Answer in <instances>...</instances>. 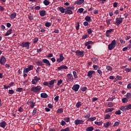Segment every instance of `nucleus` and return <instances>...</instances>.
Listing matches in <instances>:
<instances>
[{"instance_id": "obj_26", "label": "nucleus", "mask_w": 131, "mask_h": 131, "mask_svg": "<svg viewBox=\"0 0 131 131\" xmlns=\"http://www.w3.org/2000/svg\"><path fill=\"white\" fill-rule=\"evenodd\" d=\"M85 21H86L87 22H91V21H92V18H91V17L89 15L86 16V17H85Z\"/></svg>"}, {"instance_id": "obj_20", "label": "nucleus", "mask_w": 131, "mask_h": 131, "mask_svg": "<svg viewBox=\"0 0 131 131\" xmlns=\"http://www.w3.org/2000/svg\"><path fill=\"white\" fill-rule=\"evenodd\" d=\"M12 31H13V29H10L8 30L7 32L4 34V36H9L10 34H12Z\"/></svg>"}, {"instance_id": "obj_40", "label": "nucleus", "mask_w": 131, "mask_h": 131, "mask_svg": "<svg viewBox=\"0 0 131 131\" xmlns=\"http://www.w3.org/2000/svg\"><path fill=\"white\" fill-rule=\"evenodd\" d=\"M51 25H52V23H51L47 21V22H46L45 23V26L46 27H50V26H51Z\"/></svg>"}, {"instance_id": "obj_56", "label": "nucleus", "mask_w": 131, "mask_h": 131, "mask_svg": "<svg viewBox=\"0 0 131 131\" xmlns=\"http://www.w3.org/2000/svg\"><path fill=\"white\" fill-rule=\"evenodd\" d=\"M80 26V25H79V23L78 22L77 23V26L76 27V30H79V27Z\"/></svg>"}, {"instance_id": "obj_8", "label": "nucleus", "mask_w": 131, "mask_h": 131, "mask_svg": "<svg viewBox=\"0 0 131 131\" xmlns=\"http://www.w3.org/2000/svg\"><path fill=\"white\" fill-rule=\"evenodd\" d=\"M34 66L32 65H30L28 67V68H26L24 70V73H28L29 71H31V70H33Z\"/></svg>"}, {"instance_id": "obj_61", "label": "nucleus", "mask_w": 131, "mask_h": 131, "mask_svg": "<svg viewBox=\"0 0 131 131\" xmlns=\"http://www.w3.org/2000/svg\"><path fill=\"white\" fill-rule=\"evenodd\" d=\"M119 40L120 41L121 43H125V41L123 40L121 38H119Z\"/></svg>"}, {"instance_id": "obj_29", "label": "nucleus", "mask_w": 131, "mask_h": 131, "mask_svg": "<svg viewBox=\"0 0 131 131\" xmlns=\"http://www.w3.org/2000/svg\"><path fill=\"white\" fill-rule=\"evenodd\" d=\"M122 103H125L128 102V99L126 97H124L122 99Z\"/></svg>"}, {"instance_id": "obj_35", "label": "nucleus", "mask_w": 131, "mask_h": 131, "mask_svg": "<svg viewBox=\"0 0 131 131\" xmlns=\"http://www.w3.org/2000/svg\"><path fill=\"white\" fill-rule=\"evenodd\" d=\"M97 119V118L96 117H91L88 119V121H94V120H96Z\"/></svg>"}, {"instance_id": "obj_34", "label": "nucleus", "mask_w": 131, "mask_h": 131, "mask_svg": "<svg viewBox=\"0 0 131 131\" xmlns=\"http://www.w3.org/2000/svg\"><path fill=\"white\" fill-rule=\"evenodd\" d=\"M95 124H96V125H98L99 126H100V125H102V124H103V122L102 121H100V122H98V121H95L94 122Z\"/></svg>"}, {"instance_id": "obj_23", "label": "nucleus", "mask_w": 131, "mask_h": 131, "mask_svg": "<svg viewBox=\"0 0 131 131\" xmlns=\"http://www.w3.org/2000/svg\"><path fill=\"white\" fill-rule=\"evenodd\" d=\"M84 2V0H78L75 2V4L77 5H78L79 6H80V5H82Z\"/></svg>"}, {"instance_id": "obj_51", "label": "nucleus", "mask_w": 131, "mask_h": 131, "mask_svg": "<svg viewBox=\"0 0 131 131\" xmlns=\"http://www.w3.org/2000/svg\"><path fill=\"white\" fill-rule=\"evenodd\" d=\"M14 90H9L8 94L9 95H13V94H14Z\"/></svg>"}, {"instance_id": "obj_62", "label": "nucleus", "mask_w": 131, "mask_h": 131, "mask_svg": "<svg viewBox=\"0 0 131 131\" xmlns=\"http://www.w3.org/2000/svg\"><path fill=\"white\" fill-rule=\"evenodd\" d=\"M90 117H91V114H88V115L84 116V118L88 119L89 118H90Z\"/></svg>"}, {"instance_id": "obj_5", "label": "nucleus", "mask_w": 131, "mask_h": 131, "mask_svg": "<svg viewBox=\"0 0 131 131\" xmlns=\"http://www.w3.org/2000/svg\"><path fill=\"white\" fill-rule=\"evenodd\" d=\"M116 45V40H113L112 41L111 43L108 45V49L110 51H112L114 48H115Z\"/></svg>"}, {"instance_id": "obj_25", "label": "nucleus", "mask_w": 131, "mask_h": 131, "mask_svg": "<svg viewBox=\"0 0 131 131\" xmlns=\"http://www.w3.org/2000/svg\"><path fill=\"white\" fill-rule=\"evenodd\" d=\"M16 16H17V13H16V12H13L10 15V18L11 19H15Z\"/></svg>"}, {"instance_id": "obj_15", "label": "nucleus", "mask_w": 131, "mask_h": 131, "mask_svg": "<svg viewBox=\"0 0 131 131\" xmlns=\"http://www.w3.org/2000/svg\"><path fill=\"white\" fill-rule=\"evenodd\" d=\"M93 74H96V72L95 71H89L88 72V76L89 78H92L93 77Z\"/></svg>"}, {"instance_id": "obj_54", "label": "nucleus", "mask_w": 131, "mask_h": 131, "mask_svg": "<svg viewBox=\"0 0 131 131\" xmlns=\"http://www.w3.org/2000/svg\"><path fill=\"white\" fill-rule=\"evenodd\" d=\"M36 111H37V109L34 108L32 112V115H35L36 114Z\"/></svg>"}, {"instance_id": "obj_2", "label": "nucleus", "mask_w": 131, "mask_h": 131, "mask_svg": "<svg viewBox=\"0 0 131 131\" xmlns=\"http://www.w3.org/2000/svg\"><path fill=\"white\" fill-rule=\"evenodd\" d=\"M56 81V79H53L50 81L49 82L45 81L43 83V85L48 86L50 89H53L54 88V84Z\"/></svg>"}, {"instance_id": "obj_36", "label": "nucleus", "mask_w": 131, "mask_h": 131, "mask_svg": "<svg viewBox=\"0 0 131 131\" xmlns=\"http://www.w3.org/2000/svg\"><path fill=\"white\" fill-rule=\"evenodd\" d=\"M43 3L44 4V5L45 6H49V5H50V4H51V3H50V2H49V1H48V0H45L43 1Z\"/></svg>"}, {"instance_id": "obj_13", "label": "nucleus", "mask_w": 131, "mask_h": 131, "mask_svg": "<svg viewBox=\"0 0 131 131\" xmlns=\"http://www.w3.org/2000/svg\"><path fill=\"white\" fill-rule=\"evenodd\" d=\"M7 62V59L5 58V56H2L0 59V64L1 65H5Z\"/></svg>"}, {"instance_id": "obj_19", "label": "nucleus", "mask_w": 131, "mask_h": 131, "mask_svg": "<svg viewBox=\"0 0 131 131\" xmlns=\"http://www.w3.org/2000/svg\"><path fill=\"white\" fill-rule=\"evenodd\" d=\"M0 126L2 127V128H5L6 126H7V122L6 121H3L0 122Z\"/></svg>"}, {"instance_id": "obj_44", "label": "nucleus", "mask_w": 131, "mask_h": 131, "mask_svg": "<svg viewBox=\"0 0 131 131\" xmlns=\"http://www.w3.org/2000/svg\"><path fill=\"white\" fill-rule=\"evenodd\" d=\"M125 97L127 99H130L131 98V94L130 93H127L125 95Z\"/></svg>"}, {"instance_id": "obj_63", "label": "nucleus", "mask_w": 131, "mask_h": 131, "mask_svg": "<svg viewBox=\"0 0 131 131\" xmlns=\"http://www.w3.org/2000/svg\"><path fill=\"white\" fill-rule=\"evenodd\" d=\"M59 96H57L54 98V101H55V102H58V101H59Z\"/></svg>"}, {"instance_id": "obj_17", "label": "nucleus", "mask_w": 131, "mask_h": 131, "mask_svg": "<svg viewBox=\"0 0 131 131\" xmlns=\"http://www.w3.org/2000/svg\"><path fill=\"white\" fill-rule=\"evenodd\" d=\"M113 30H113V29H110V30H107L106 31L105 35L106 37H111L110 34H111V33L113 31Z\"/></svg>"}, {"instance_id": "obj_33", "label": "nucleus", "mask_w": 131, "mask_h": 131, "mask_svg": "<svg viewBox=\"0 0 131 131\" xmlns=\"http://www.w3.org/2000/svg\"><path fill=\"white\" fill-rule=\"evenodd\" d=\"M34 100L33 99H29L27 102V105H31L32 103L34 102Z\"/></svg>"}, {"instance_id": "obj_38", "label": "nucleus", "mask_w": 131, "mask_h": 131, "mask_svg": "<svg viewBox=\"0 0 131 131\" xmlns=\"http://www.w3.org/2000/svg\"><path fill=\"white\" fill-rule=\"evenodd\" d=\"M63 120H64V121L66 122H70V118H69V117H64L63 118Z\"/></svg>"}, {"instance_id": "obj_59", "label": "nucleus", "mask_w": 131, "mask_h": 131, "mask_svg": "<svg viewBox=\"0 0 131 131\" xmlns=\"http://www.w3.org/2000/svg\"><path fill=\"white\" fill-rule=\"evenodd\" d=\"M31 108H34V106H35V102L34 101L30 104Z\"/></svg>"}, {"instance_id": "obj_3", "label": "nucleus", "mask_w": 131, "mask_h": 131, "mask_svg": "<svg viewBox=\"0 0 131 131\" xmlns=\"http://www.w3.org/2000/svg\"><path fill=\"white\" fill-rule=\"evenodd\" d=\"M42 88L40 86V85L38 86H34L31 88V92H33V93H35V94H36L37 93H39L41 90Z\"/></svg>"}, {"instance_id": "obj_45", "label": "nucleus", "mask_w": 131, "mask_h": 131, "mask_svg": "<svg viewBox=\"0 0 131 131\" xmlns=\"http://www.w3.org/2000/svg\"><path fill=\"white\" fill-rule=\"evenodd\" d=\"M73 74L74 75V78L76 79V78H78V76H77V74L76 73V72L74 71L73 72Z\"/></svg>"}, {"instance_id": "obj_58", "label": "nucleus", "mask_w": 131, "mask_h": 131, "mask_svg": "<svg viewBox=\"0 0 131 131\" xmlns=\"http://www.w3.org/2000/svg\"><path fill=\"white\" fill-rule=\"evenodd\" d=\"M116 78L118 80H121V79H122V76H117Z\"/></svg>"}, {"instance_id": "obj_41", "label": "nucleus", "mask_w": 131, "mask_h": 131, "mask_svg": "<svg viewBox=\"0 0 131 131\" xmlns=\"http://www.w3.org/2000/svg\"><path fill=\"white\" fill-rule=\"evenodd\" d=\"M111 21H112V19H108L106 20V24L108 25V26L111 24Z\"/></svg>"}, {"instance_id": "obj_42", "label": "nucleus", "mask_w": 131, "mask_h": 131, "mask_svg": "<svg viewBox=\"0 0 131 131\" xmlns=\"http://www.w3.org/2000/svg\"><path fill=\"white\" fill-rule=\"evenodd\" d=\"M64 110L62 108H58L57 111V113H62Z\"/></svg>"}, {"instance_id": "obj_11", "label": "nucleus", "mask_w": 131, "mask_h": 131, "mask_svg": "<svg viewBox=\"0 0 131 131\" xmlns=\"http://www.w3.org/2000/svg\"><path fill=\"white\" fill-rule=\"evenodd\" d=\"M84 122V120L79 119H76L74 121V123L76 125H78V124H83Z\"/></svg>"}, {"instance_id": "obj_7", "label": "nucleus", "mask_w": 131, "mask_h": 131, "mask_svg": "<svg viewBox=\"0 0 131 131\" xmlns=\"http://www.w3.org/2000/svg\"><path fill=\"white\" fill-rule=\"evenodd\" d=\"M20 47L23 48H27V49H29V47L30 46V43L29 42H23L21 44H20Z\"/></svg>"}, {"instance_id": "obj_16", "label": "nucleus", "mask_w": 131, "mask_h": 131, "mask_svg": "<svg viewBox=\"0 0 131 131\" xmlns=\"http://www.w3.org/2000/svg\"><path fill=\"white\" fill-rule=\"evenodd\" d=\"M64 60V56H63V54H59V58L56 59L57 62L58 63H61Z\"/></svg>"}, {"instance_id": "obj_39", "label": "nucleus", "mask_w": 131, "mask_h": 131, "mask_svg": "<svg viewBox=\"0 0 131 131\" xmlns=\"http://www.w3.org/2000/svg\"><path fill=\"white\" fill-rule=\"evenodd\" d=\"M86 131H93L94 130V128L93 126L88 127L86 128Z\"/></svg>"}, {"instance_id": "obj_46", "label": "nucleus", "mask_w": 131, "mask_h": 131, "mask_svg": "<svg viewBox=\"0 0 131 131\" xmlns=\"http://www.w3.org/2000/svg\"><path fill=\"white\" fill-rule=\"evenodd\" d=\"M76 106L77 107V108H79V107H80V106H81V102H78L76 104Z\"/></svg>"}, {"instance_id": "obj_43", "label": "nucleus", "mask_w": 131, "mask_h": 131, "mask_svg": "<svg viewBox=\"0 0 131 131\" xmlns=\"http://www.w3.org/2000/svg\"><path fill=\"white\" fill-rule=\"evenodd\" d=\"M66 125V122L64 120H61L60 122V125H62V126H65Z\"/></svg>"}, {"instance_id": "obj_55", "label": "nucleus", "mask_w": 131, "mask_h": 131, "mask_svg": "<svg viewBox=\"0 0 131 131\" xmlns=\"http://www.w3.org/2000/svg\"><path fill=\"white\" fill-rule=\"evenodd\" d=\"M110 119V115L106 114L104 117V119Z\"/></svg>"}, {"instance_id": "obj_28", "label": "nucleus", "mask_w": 131, "mask_h": 131, "mask_svg": "<svg viewBox=\"0 0 131 131\" xmlns=\"http://www.w3.org/2000/svg\"><path fill=\"white\" fill-rule=\"evenodd\" d=\"M91 61H92L94 64H96V63L98 62V58L96 57L92 58Z\"/></svg>"}, {"instance_id": "obj_37", "label": "nucleus", "mask_w": 131, "mask_h": 131, "mask_svg": "<svg viewBox=\"0 0 131 131\" xmlns=\"http://www.w3.org/2000/svg\"><path fill=\"white\" fill-rule=\"evenodd\" d=\"M106 69L107 70V71H112V67H111L110 66H106Z\"/></svg>"}, {"instance_id": "obj_18", "label": "nucleus", "mask_w": 131, "mask_h": 131, "mask_svg": "<svg viewBox=\"0 0 131 131\" xmlns=\"http://www.w3.org/2000/svg\"><path fill=\"white\" fill-rule=\"evenodd\" d=\"M63 69H68V67L64 65H62L60 66L59 67L57 68V70L58 71H62Z\"/></svg>"}, {"instance_id": "obj_21", "label": "nucleus", "mask_w": 131, "mask_h": 131, "mask_svg": "<svg viewBox=\"0 0 131 131\" xmlns=\"http://www.w3.org/2000/svg\"><path fill=\"white\" fill-rule=\"evenodd\" d=\"M67 76L70 81L73 80V75H72V74H68Z\"/></svg>"}, {"instance_id": "obj_60", "label": "nucleus", "mask_w": 131, "mask_h": 131, "mask_svg": "<svg viewBox=\"0 0 131 131\" xmlns=\"http://www.w3.org/2000/svg\"><path fill=\"white\" fill-rule=\"evenodd\" d=\"M107 107H113V103L112 102H108L107 103Z\"/></svg>"}, {"instance_id": "obj_12", "label": "nucleus", "mask_w": 131, "mask_h": 131, "mask_svg": "<svg viewBox=\"0 0 131 131\" xmlns=\"http://www.w3.org/2000/svg\"><path fill=\"white\" fill-rule=\"evenodd\" d=\"M42 62L46 64V66L48 67H51V63L50 62V61L47 59H43L42 60Z\"/></svg>"}, {"instance_id": "obj_57", "label": "nucleus", "mask_w": 131, "mask_h": 131, "mask_svg": "<svg viewBox=\"0 0 131 131\" xmlns=\"http://www.w3.org/2000/svg\"><path fill=\"white\" fill-rule=\"evenodd\" d=\"M38 41V38L37 37H35L34 40H33V43H36Z\"/></svg>"}, {"instance_id": "obj_52", "label": "nucleus", "mask_w": 131, "mask_h": 131, "mask_svg": "<svg viewBox=\"0 0 131 131\" xmlns=\"http://www.w3.org/2000/svg\"><path fill=\"white\" fill-rule=\"evenodd\" d=\"M125 71H126V72H130L131 67L125 68Z\"/></svg>"}, {"instance_id": "obj_4", "label": "nucleus", "mask_w": 131, "mask_h": 131, "mask_svg": "<svg viewBox=\"0 0 131 131\" xmlns=\"http://www.w3.org/2000/svg\"><path fill=\"white\" fill-rule=\"evenodd\" d=\"M119 108L121 111H122V112H126V111L130 110L131 104H129L128 105L125 106H122Z\"/></svg>"}, {"instance_id": "obj_10", "label": "nucleus", "mask_w": 131, "mask_h": 131, "mask_svg": "<svg viewBox=\"0 0 131 131\" xmlns=\"http://www.w3.org/2000/svg\"><path fill=\"white\" fill-rule=\"evenodd\" d=\"M75 54L76 56H78V57H83L84 55V51H80L79 50H77L75 52Z\"/></svg>"}, {"instance_id": "obj_24", "label": "nucleus", "mask_w": 131, "mask_h": 131, "mask_svg": "<svg viewBox=\"0 0 131 131\" xmlns=\"http://www.w3.org/2000/svg\"><path fill=\"white\" fill-rule=\"evenodd\" d=\"M40 97H41V98H42L43 99H46V98H48V97H49V96L48 95V94H47V93H41Z\"/></svg>"}, {"instance_id": "obj_14", "label": "nucleus", "mask_w": 131, "mask_h": 131, "mask_svg": "<svg viewBox=\"0 0 131 131\" xmlns=\"http://www.w3.org/2000/svg\"><path fill=\"white\" fill-rule=\"evenodd\" d=\"M80 86L78 85V84H75L72 87L73 91H74V92H78V90H79V88Z\"/></svg>"}, {"instance_id": "obj_48", "label": "nucleus", "mask_w": 131, "mask_h": 131, "mask_svg": "<svg viewBox=\"0 0 131 131\" xmlns=\"http://www.w3.org/2000/svg\"><path fill=\"white\" fill-rule=\"evenodd\" d=\"M60 131H70V128L68 127L64 129H62Z\"/></svg>"}, {"instance_id": "obj_1", "label": "nucleus", "mask_w": 131, "mask_h": 131, "mask_svg": "<svg viewBox=\"0 0 131 131\" xmlns=\"http://www.w3.org/2000/svg\"><path fill=\"white\" fill-rule=\"evenodd\" d=\"M74 8L71 7H68L66 8H63V7H59L57 8V10L60 11L62 13H65V14H68L69 15H72L73 11L71 10H73Z\"/></svg>"}, {"instance_id": "obj_50", "label": "nucleus", "mask_w": 131, "mask_h": 131, "mask_svg": "<svg viewBox=\"0 0 131 131\" xmlns=\"http://www.w3.org/2000/svg\"><path fill=\"white\" fill-rule=\"evenodd\" d=\"M23 91V88H18L16 90V92H18V93H21Z\"/></svg>"}, {"instance_id": "obj_49", "label": "nucleus", "mask_w": 131, "mask_h": 131, "mask_svg": "<svg viewBox=\"0 0 131 131\" xmlns=\"http://www.w3.org/2000/svg\"><path fill=\"white\" fill-rule=\"evenodd\" d=\"M84 9L82 8H79V10H78L77 12L80 13V14H81V13H82V12H83Z\"/></svg>"}, {"instance_id": "obj_22", "label": "nucleus", "mask_w": 131, "mask_h": 131, "mask_svg": "<svg viewBox=\"0 0 131 131\" xmlns=\"http://www.w3.org/2000/svg\"><path fill=\"white\" fill-rule=\"evenodd\" d=\"M39 15L40 16H41L42 17H43V16H46L47 15V13L46 12V10H41L39 11Z\"/></svg>"}, {"instance_id": "obj_31", "label": "nucleus", "mask_w": 131, "mask_h": 131, "mask_svg": "<svg viewBox=\"0 0 131 131\" xmlns=\"http://www.w3.org/2000/svg\"><path fill=\"white\" fill-rule=\"evenodd\" d=\"M37 66H43V63H42V61H38L36 62Z\"/></svg>"}, {"instance_id": "obj_64", "label": "nucleus", "mask_w": 131, "mask_h": 131, "mask_svg": "<svg viewBox=\"0 0 131 131\" xmlns=\"http://www.w3.org/2000/svg\"><path fill=\"white\" fill-rule=\"evenodd\" d=\"M62 82H63V81L62 80V79L58 80L57 81V85H60V84H61L62 83Z\"/></svg>"}, {"instance_id": "obj_47", "label": "nucleus", "mask_w": 131, "mask_h": 131, "mask_svg": "<svg viewBox=\"0 0 131 131\" xmlns=\"http://www.w3.org/2000/svg\"><path fill=\"white\" fill-rule=\"evenodd\" d=\"M87 32L88 33V34L91 35V34H92V33H93V30H92L91 29H88L87 30Z\"/></svg>"}, {"instance_id": "obj_6", "label": "nucleus", "mask_w": 131, "mask_h": 131, "mask_svg": "<svg viewBox=\"0 0 131 131\" xmlns=\"http://www.w3.org/2000/svg\"><path fill=\"white\" fill-rule=\"evenodd\" d=\"M39 80H40V78L35 76L31 81L32 84H37V82H38Z\"/></svg>"}, {"instance_id": "obj_53", "label": "nucleus", "mask_w": 131, "mask_h": 131, "mask_svg": "<svg viewBox=\"0 0 131 131\" xmlns=\"http://www.w3.org/2000/svg\"><path fill=\"white\" fill-rule=\"evenodd\" d=\"M86 90H88V88L86 86L82 87L81 88V91H82V92H85V91H86Z\"/></svg>"}, {"instance_id": "obj_30", "label": "nucleus", "mask_w": 131, "mask_h": 131, "mask_svg": "<svg viewBox=\"0 0 131 131\" xmlns=\"http://www.w3.org/2000/svg\"><path fill=\"white\" fill-rule=\"evenodd\" d=\"M93 43H94L93 41L89 40V41L85 42V46L86 47V46H89V45H92Z\"/></svg>"}, {"instance_id": "obj_27", "label": "nucleus", "mask_w": 131, "mask_h": 131, "mask_svg": "<svg viewBox=\"0 0 131 131\" xmlns=\"http://www.w3.org/2000/svg\"><path fill=\"white\" fill-rule=\"evenodd\" d=\"M110 125H111V122H107L106 123H104L103 126L104 127L107 128Z\"/></svg>"}, {"instance_id": "obj_32", "label": "nucleus", "mask_w": 131, "mask_h": 131, "mask_svg": "<svg viewBox=\"0 0 131 131\" xmlns=\"http://www.w3.org/2000/svg\"><path fill=\"white\" fill-rule=\"evenodd\" d=\"M113 110H114V108H108L105 110V112L106 113H108V112H112Z\"/></svg>"}, {"instance_id": "obj_9", "label": "nucleus", "mask_w": 131, "mask_h": 131, "mask_svg": "<svg viewBox=\"0 0 131 131\" xmlns=\"http://www.w3.org/2000/svg\"><path fill=\"white\" fill-rule=\"evenodd\" d=\"M123 20V18L122 17H118L116 19V26H118L119 25H120L121 23H122V21Z\"/></svg>"}]
</instances>
